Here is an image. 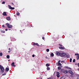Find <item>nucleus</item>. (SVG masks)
<instances>
[{"label": "nucleus", "mask_w": 79, "mask_h": 79, "mask_svg": "<svg viewBox=\"0 0 79 79\" xmlns=\"http://www.w3.org/2000/svg\"><path fill=\"white\" fill-rule=\"evenodd\" d=\"M0 69L1 70V73H4V71H5V69H4V68H3V67L1 65H0Z\"/></svg>", "instance_id": "f257e3e1"}, {"label": "nucleus", "mask_w": 79, "mask_h": 79, "mask_svg": "<svg viewBox=\"0 0 79 79\" xmlns=\"http://www.w3.org/2000/svg\"><path fill=\"white\" fill-rule=\"evenodd\" d=\"M6 25L7 26V27H8V28H11L12 27V25H10L8 23H6Z\"/></svg>", "instance_id": "f03ea898"}, {"label": "nucleus", "mask_w": 79, "mask_h": 79, "mask_svg": "<svg viewBox=\"0 0 79 79\" xmlns=\"http://www.w3.org/2000/svg\"><path fill=\"white\" fill-rule=\"evenodd\" d=\"M56 76L57 77H60V73L58 72H56Z\"/></svg>", "instance_id": "7ed1b4c3"}, {"label": "nucleus", "mask_w": 79, "mask_h": 79, "mask_svg": "<svg viewBox=\"0 0 79 79\" xmlns=\"http://www.w3.org/2000/svg\"><path fill=\"white\" fill-rule=\"evenodd\" d=\"M56 55H57V56H60V55H61V53H60L58 51H56Z\"/></svg>", "instance_id": "20e7f679"}, {"label": "nucleus", "mask_w": 79, "mask_h": 79, "mask_svg": "<svg viewBox=\"0 0 79 79\" xmlns=\"http://www.w3.org/2000/svg\"><path fill=\"white\" fill-rule=\"evenodd\" d=\"M8 6L9 9H10V10H14L15 9V7H12L10 5H8Z\"/></svg>", "instance_id": "39448f33"}, {"label": "nucleus", "mask_w": 79, "mask_h": 79, "mask_svg": "<svg viewBox=\"0 0 79 79\" xmlns=\"http://www.w3.org/2000/svg\"><path fill=\"white\" fill-rule=\"evenodd\" d=\"M59 48L60 49H61V50H64V49H65V48L64 47H62L61 46H60L59 47Z\"/></svg>", "instance_id": "423d86ee"}, {"label": "nucleus", "mask_w": 79, "mask_h": 79, "mask_svg": "<svg viewBox=\"0 0 79 79\" xmlns=\"http://www.w3.org/2000/svg\"><path fill=\"white\" fill-rule=\"evenodd\" d=\"M6 19L7 21H10L11 20V18L10 16L6 17Z\"/></svg>", "instance_id": "0eeeda50"}, {"label": "nucleus", "mask_w": 79, "mask_h": 79, "mask_svg": "<svg viewBox=\"0 0 79 79\" xmlns=\"http://www.w3.org/2000/svg\"><path fill=\"white\" fill-rule=\"evenodd\" d=\"M69 73H70V74H71L72 75H73L74 74V73L72 71H71V70H69Z\"/></svg>", "instance_id": "6e6552de"}, {"label": "nucleus", "mask_w": 79, "mask_h": 79, "mask_svg": "<svg viewBox=\"0 0 79 79\" xmlns=\"http://www.w3.org/2000/svg\"><path fill=\"white\" fill-rule=\"evenodd\" d=\"M3 16H7V15L6 14V13L5 12H4L3 13Z\"/></svg>", "instance_id": "1a4fd4ad"}, {"label": "nucleus", "mask_w": 79, "mask_h": 79, "mask_svg": "<svg viewBox=\"0 0 79 79\" xmlns=\"http://www.w3.org/2000/svg\"><path fill=\"white\" fill-rule=\"evenodd\" d=\"M68 73V71L67 70H65L64 71V74H67Z\"/></svg>", "instance_id": "9d476101"}, {"label": "nucleus", "mask_w": 79, "mask_h": 79, "mask_svg": "<svg viewBox=\"0 0 79 79\" xmlns=\"http://www.w3.org/2000/svg\"><path fill=\"white\" fill-rule=\"evenodd\" d=\"M61 55H62V56H66V54L64 53H62Z\"/></svg>", "instance_id": "9b49d317"}, {"label": "nucleus", "mask_w": 79, "mask_h": 79, "mask_svg": "<svg viewBox=\"0 0 79 79\" xmlns=\"http://www.w3.org/2000/svg\"><path fill=\"white\" fill-rule=\"evenodd\" d=\"M14 65H15V63L14 62H12V63L11 64V66L13 67L14 66Z\"/></svg>", "instance_id": "f8f14e48"}, {"label": "nucleus", "mask_w": 79, "mask_h": 79, "mask_svg": "<svg viewBox=\"0 0 79 79\" xmlns=\"http://www.w3.org/2000/svg\"><path fill=\"white\" fill-rule=\"evenodd\" d=\"M5 71L6 72H8L9 71V68H6L5 69Z\"/></svg>", "instance_id": "ddd939ff"}, {"label": "nucleus", "mask_w": 79, "mask_h": 79, "mask_svg": "<svg viewBox=\"0 0 79 79\" xmlns=\"http://www.w3.org/2000/svg\"><path fill=\"white\" fill-rule=\"evenodd\" d=\"M1 32H2V33H5V31H3L2 30H1Z\"/></svg>", "instance_id": "4468645a"}, {"label": "nucleus", "mask_w": 79, "mask_h": 79, "mask_svg": "<svg viewBox=\"0 0 79 79\" xmlns=\"http://www.w3.org/2000/svg\"><path fill=\"white\" fill-rule=\"evenodd\" d=\"M46 66H47V67H48V66H50V64L48 63L46 64Z\"/></svg>", "instance_id": "2eb2a0df"}, {"label": "nucleus", "mask_w": 79, "mask_h": 79, "mask_svg": "<svg viewBox=\"0 0 79 79\" xmlns=\"http://www.w3.org/2000/svg\"><path fill=\"white\" fill-rule=\"evenodd\" d=\"M47 69L48 71L50 69V68L49 67H47Z\"/></svg>", "instance_id": "dca6fc26"}, {"label": "nucleus", "mask_w": 79, "mask_h": 79, "mask_svg": "<svg viewBox=\"0 0 79 79\" xmlns=\"http://www.w3.org/2000/svg\"><path fill=\"white\" fill-rule=\"evenodd\" d=\"M50 56H54V54L53 53H52L51 54Z\"/></svg>", "instance_id": "f3484780"}, {"label": "nucleus", "mask_w": 79, "mask_h": 79, "mask_svg": "<svg viewBox=\"0 0 79 79\" xmlns=\"http://www.w3.org/2000/svg\"><path fill=\"white\" fill-rule=\"evenodd\" d=\"M58 66H61V64L60 63H58Z\"/></svg>", "instance_id": "a211bd4d"}, {"label": "nucleus", "mask_w": 79, "mask_h": 79, "mask_svg": "<svg viewBox=\"0 0 79 79\" xmlns=\"http://www.w3.org/2000/svg\"><path fill=\"white\" fill-rule=\"evenodd\" d=\"M6 58H7L8 59H9V58H10V56L9 55H7L6 56Z\"/></svg>", "instance_id": "6ab92c4d"}, {"label": "nucleus", "mask_w": 79, "mask_h": 79, "mask_svg": "<svg viewBox=\"0 0 79 79\" xmlns=\"http://www.w3.org/2000/svg\"><path fill=\"white\" fill-rule=\"evenodd\" d=\"M76 58H77V60H79V56H77L76 57Z\"/></svg>", "instance_id": "aec40b11"}, {"label": "nucleus", "mask_w": 79, "mask_h": 79, "mask_svg": "<svg viewBox=\"0 0 79 79\" xmlns=\"http://www.w3.org/2000/svg\"><path fill=\"white\" fill-rule=\"evenodd\" d=\"M57 68L58 70H60L61 69V67H58Z\"/></svg>", "instance_id": "412c9836"}, {"label": "nucleus", "mask_w": 79, "mask_h": 79, "mask_svg": "<svg viewBox=\"0 0 79 79\" xmlns=\"http://www.w3.org/2000/svg\"><path fill=\"white\" fill-rule=\"evenodd\" d=\"M75 55L76 56H79V54H77V53H75Z\"/></svg>", "instance_id": "4be33fe9"}, {"label": "nucleus", "mask_w": 79, "mask_h": 79, "mask_svg": "<svg viewBox=\"0 0 79 79\" xmlns=\"http://www.w3.org/2000/svg\"><path fill=\"white\" fill-rule=\"evenodd\" d=\"M2 55H3L2 53L0 52V56H2Z\"/></svg>", "instance_id": "5701e85b"}, {"label": "nucleus", "mask_w": 79, "mask_h": 79, "mask_svg": "<svg viewBox=\"0 0 79 79\" xmlns=\"http://www.w3.org/2000/svg\"><path fill=\"white\" fill-rule=\"evenodd\" d=\"M69 62L71 63V62H72V58H70L69 60Z\"/></svg>", "instance_id": "b1692460"}, {"label": "nucleus", "mask_w": 79, "mask_h": 79, "mask_svg": "<svg viewBox=\"0 0 79 79\" xmlns=\"http://www.w3.org/2000/svg\"><path fill=\"white\" fill-rule=\"evenodd\" d=\"M49 50L48 49H46V51L47 52H49Z\"/></svg>", "instance_id": "393cba45"}, {"label": "nucleus", "mask_w": 79, "mask_h": 79, "mask_svg": "<svg viewBox=\"0 0 79 79\" xmlns=\"http://www.w3.org/2000/svg\"><path fill=\"white\" fill-rule=\"evenodd\" d=\"M35 45H37V46H39V44H38V43H35Z\"/></svg>", "instance_id": "a878e982"}, {"label": "nucleus", "mask_w": 79, "mask_h": 79, "mask_svg": "<svg viewBox=\"0 0 79 79\" xmlns=\"http://www.w3.org/2000/svg\"><path fill=\"white\" fill-rule=\"evenodd\" d=\"M75 61H76V60H75V59H73V63H75Z\"/></svg>", "instance_id": "bb28decb"}, {"label": "nucleus", "mask_w": 79, "mask_h": 79, "mask_svg": "<svg viewBox=\"0 0 79 79\" xmlns=\"http://www.w3.org/2000/svg\"><path fill=\"white\" fill-rule=\"evenodd\" d=\"M64 77V76H62L61 77H60V79H63V78Z\"/></svg>", "instance_id": "cd10ccee"}, {"label": "nucleus", "mask_w": 79, "mask_h": 79, "mask_svg": "<svg viewBox=\"0 0 79 79\" xmlns=\"http://www.w3.org/2000/svg\"><path fill=\"white\" fill-rule=\"evenodd\" d=\"M16 15L18 16H19V13H17Z\"/></svg>", "instance_id": "c85d7f7f"}, {"label": "nucleus", "mask_w": 79, "mask_h": 79, "mask_svg": "<svg viewBox=\"0 0 79 79\" xmlns=\"http://www.w3.org/2000/svg\"><path fill=\"white\" fill-rule=\"evenodd\" d=\"M33 45H35V43H33Z\"/></svg>", "instance_id": "c756f323"}, {"label": "nucleus", "mask_w": 79, "mask_h": 79, "mask_svg": "<svg viewBox=\"0 0 79 79\" xmlns=\"http://www.w3.org/2000/svg\"><path fill=\"white\" fill-rule=\"evenodd\" d=\"M66 68H67V69H69V68L68 66H66Z\"/></svg>", "instance_id": "7c9ffc66"}, {"label": "nucleus", "mask_w": 79, "mask_h": 79, "mask_svg": "<svg viewBox=\"0 0 79 79\" xmlns=\"http://www.w3.org/2000/svg\"><path fill=\"white\" fill-rule=\"evenodd\" d=\"M5 2H2V4H5Z\"/></svg>", "instance_id": "2f4dec72"}, {"label": "nucleus", "mask_w": 79, "mask_h": 79, "mask_svg": "<svg viewBox=\"0 0 79 79\" xmlns=\"http://www.w3.org/2000/svg\"><path fill=\"white\" fill-rule=\"evenodd\" d=\"M60 61H61V60H59V61H58V63H60Z\"/></svg>", "instance_id": "473e14b6"}, {"label": "nucleus", "mask_w": 79, "mask_h": 79, "mask_svg": "<svg viewBox=\"0 0 79 79\" xmlns=\"http://www.w3.org/2000/svg\"><path fill=\"white\" fill-rule=\"evenodd\" d=\"M6 74V73H3L2 74V76H5Z\"/></svg>", "instance_id": "72a5a7b5"}, {"label": "nucleus", "mask_w": 79, "mask_h": 79, "mask_svg": "<svg viewBox=\"0 0 79 79\" xmlns=\"http://www.w3.org/2000/svg\"><path fill=\"white\" fill-rule=\"evenodd\" d=\"M64 61L62 60V61H61V63H64Z\"/></svg>", "instance_id": "f704fd0d"}, {"label": "nucleus", "mask_w": 79, "mask_h": 79, "mask_svg": "<svg viewBox=\"0 0 79 79\" xmlns=\"http://www.w3.org/2000/svg\"><path fill=\"white\" fill-rule=\"evenodd\" d=\"M44 39H45V37H43L42 39H43V40H44Z\"/></svg>", "instance_id": "c9c22d12"}, {"label": "nucleus", "mask_w": 79, "mask_h": 79, "mask_svg": "<svg viewBox=\"0 0 79 79\" xmlns=\"http://www.w3.org/2000/svg\"><path fill=\"white\" fill-rule=\"evenodd\" d=\"M77 79H79V75H78L77 77Z\"/></svg>", "instance_id": "e433bc0d"}, {"label": "nucleus", "mask_w": 79, "mask_h": 79, "mask_svg": "<svg viewBox=\"0 0 79 79\" xmlns=\"http://www.w3.org/2000/svg\"><path fill=\"white\" fill-rule=\"evenodd\" d=\"M59 46H61V47L62 46V45H61V44H59Z\"/></svg>", "instance_id": "4c0bfd02"}, {"label": "nucleus", "mask_w": 79, "mask_h": 79, "mask_svg": "<svg viewBox=\"0 0 79 79\" xmlns=\"http://www.w3.org/2000/svg\"><path fill=\"white\" fill-rule=\"evenodd\" d=\"M2 27H5V26H4V25H2Z\"/></svg>", "instance_id": "58836bf2"}, {"label": "nucleus", "mask_w": 79, "mask_h": 79, "mask_svg": "<svg viewBox=\"0 0 79 79\" xmlns=\"http://www.w3.org/2000/svg\"><path fill=\"white\" fill-rule=\"evenodd\" d=\"M32 57H34V56H34V55H32Z\"/></svg>", "instance_id": "ea45409f"}, {"label": "nucleus", "mask_w": 79, "mask_h": 79, "mask_svg": "<svg viewBox=\"0 0 79 79\" xmlns=\"http://www.w3.org/2000/svg\"><path fill=\"white\" fill-rule=\"evenodd\" d=\"M5 31H8V29H5Z\"/></svg>", "instance_id": "a19ab883"}, {"label": "nucleus", "mask_w": 79, "mask_h": 79, "mask_svg": "<svg viewBox=\"0 0 79 79\" xmlns=\"http://www.w3.org/2000/svg\"><path fill=\"white\" fill-rule=\"evenodd\" d=\"M12 5H14V4L13 3H12Z\"/></svg>", "instance_id": "79ce46f5"}, {"label": "nucleus", "mask_w": 79, "mask_h": 79, "mask_svg": "<svg viewBox=\"0 0 79 79\" xmlns=\"http://www.w3.org/2000/svg\"><path fill=\"white\" fill-rule=\"evenodd\" d=\"M78 67H79V63H78Z\"/></svg>", "instance_id": "37998d69"}, {"label": "nucleus", "mask_w": 79, "mask_h": 79, "mask_svg": "<svg viewBox=\"0 0 79 79\" xmlns=\"http://www.w3.org/2000/svg\"><path fill=\"white\" fill-rule=\"evenodd\" d=\"M9 50H10V48H9Z\"/></svg>", "instance_id": "c03bdc74"}, {"label": "nucleus", "mask_w": 79, "mask_h": 79, "mask_svg": "<svg viewBox=\"0 0 79 79\" xmlns=\"http://www.w3.org/2000/svg\"><path fill=\"white\" fill-rule=\"evenodd\" d=\"M8 52L9 53H10V51H9Z\"/></svg>", "instance_id": "a18cd8bd"}, {"label": "nucleus", "mask_w": 79, "mask_h": 79, "mask_svg": "<svg viewBox=\"0 0 79 79\" xmlns=\"http://www.w3.org/2000/svg\"><path fill=\"white\" fill-rule=\"evenodd\" d=\"M14 67H15L16 66V65H14Z\"/></svg>", "instance_id": "49530a36"}, {"label": "nucleus", "mask_w": 79, "mask_h": 79, "mask_svg": "<svg viewBox=\"0 0 79 79\" xmlns=\"http://www.w3.org/2000/svg\"><path fill=\"white\" fill-rule=\"evenodd\" d=\"M9 31H10V30H11V29H9Z\"/></svg>", "instance_id": "de8ad7c7"}, {"label": "nucleus", "mask_w": 79, "mask_h": 79, "mask_svg": "<svg viewBox=\"0 0 79 79\" xmlns=\"http://www.w3.org/2000/svg\"><path fill=\"white\" fill-rule=\"evenodd\" d=\"M8 61H10V60H8Z\"/></svg>", "instance_id": "09e8293b"}, {"label": "nucleus", "mask_w": 79, "mask_h": 79, "mask_svg": "<svg viewBox=\"0 0 79 79\" xmlns=\"http://www.w3.org/2000/svg\"><path fill=\"white\" fill-rule=\"evenodd\" d=\"M78 69V70H79V68L78 69Z\"/></svg>", "instance_id": "8fccbe9b"}, {"label": "nucleus", "mask_w": 79, "mask_h": 79, "mask_svg": "<svg viewBox=\"0 0 79 79\" xmlns=\"http://www.w3.org/2000/svg\"><path fill=\"white\" fill-rule=\"evenodd\" d=\"M63 79H65L64 78Z\"/></svg>", "instance_id": "3c124183"}, {"label": "nucleus", "mask_w": 79, "mask_h": 79, "mask_svg": "<svg viewBox=\"0 0 79 79\" xmlns=\"http://www.w3.org/2000/svg\"><path fill=\"white\" fill-rule=\"evenodd\" d=\"M20 32H21V30H20Z\"/></svg>", "instance_id": "603ef678"}, {"label": "nucleus", "mask_w": 79, "mask_h": 79, "mask_svg": "<svg viewBox=\"0 0 79 79\" xmlns=\"http://www.w3.org/2000/svg\"><path fill=\"white\" fill-rule=\"evenodd\" d=\"M20 32H21V30H20Z\"/></svg>", "instance_id": "864d4df0"}, {"label": "nucleus", "mask_w": 79, "mask_h": 79, "mask_svg": "<svg viewBox=\"0 0 79 79\" xmlns=\"http://www.w3.org/2000/svg\"><path fill=\"white\" fill-rule=\"evenodd\" d=\"M41 79H42V78H41Z\"/></svg>", "instance_id": "5fc2aeb1"}]
</instances>
